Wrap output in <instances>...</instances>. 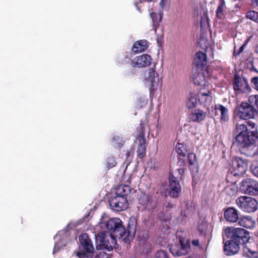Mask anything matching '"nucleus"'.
I'll use <instances>...</instances> for the list:
<instances>
[{
  "label": "nucleus",
  "instance_id": "nucleus-1",
  "mask_svg": "<svg viewBox=\"0 0 258 258\" xmlns=\"http://www.w3.org/2000/svg\"><path fill=\"white\" fill-rule=\"evenodd\" d=\"M232 143L239 152L247 157L258 156V132L250 131L245 124H237L233 132Z\"/></svg>",
  "mask_w": 258,
  "mask_h": 258
},
{
  "label": "nucleus",
  "instance_id": "nucleus-2",
  "mask_svg": "<svg viewBox=\"0 0 258 258\" xmlns=\"http://www.w3.org/2000/svg\"><path fill=\"white\" fill-rule=\"evenodd\" d=\"M106 229L116 237H118L125 243H129L133 239L136 232L137 219L134 216L130 218L127 228L122 225L119 218H112L107 221L105 224Z\"/></svg>",
  "mask_w": 258,
  "mask_h": 258
},
{
  "label": "nucleus",
  "instance_id": "nucleus-3",
  "mask_svg": "<svg viewBox=\"0 0 258 258\" xmlns=\"http://www.w3.org/2000/svg\"><path fill=\"white\" fill-rule=\"evenodd\" d=\"M224 231L228 239H231L239 245H244L246 244L250 238L249 233L243 228L228 227Z\"/></svg>",
  "mask_w": 258,
  "mask_h": 258
},
{
  "label": "nucleus",
  "instance_id": "nucleus-4",
  "mask_svg": "<svg viewBox=\"0 0 258 258\" xmlns=\"http://www.w3.org/2000/svg\"><path fill=\"white\" fill-rule=\"evenodd\" d=\"M97 249L112 250L116 245V236L106 232H100L95 236Z\"/></svg>",
  "mask_w": 258,
  "mask_h": 258
},
{
  "label": "nucleus",
  "instance_id": "nucleus-5",
  "mask_svg": "<svg viewBox=\"0 0 258 258\" xmlns=\"http://www.w3.org/2000/svg\"><path fill=\"white\" fill-rule=\"evenodd\" d=\"M145 124L141 120L139 125L137 127V135L135 142L138 143L137 157L141 159L146 155L147 143L145 138Z\"/></svg>",
  "mask_w": 258,
  "mask_h": 258
},
{
  "label": "nucleus",
  "instance_id": "nucleus-6",
  "mask_svg": "<svg viewBox=\"0 0 258 258\" xmlns=\"http://www.w3.org/2000/svg\"><path fill=\"white\" fill-rule=\"evenodd\" d=\"M79 239L81 246L77 255L79 258H92L94 248L88 235L83 233L79 236Z\"/></svg>",
  "mask_w": 258,
  "mask_h": 258
},
{
  "label": "nucleus",
  "instance_id": "nucleus-7",
  "mask_svg": "<svg viewBox=\"0 0 258 258\" xmlns=\"http://www.w3.org/2000/svg\"><path fill=\"white\" fill-rule=\"evenodd\" d=\"M236 204L240 209L247 213L255 212L258 207V202L255 199L245 196L237 198Z\"/></svg>",
  "mask_w": 258,
  "mask_h": 258
},
{
  "label": "nucleus",
  "instance_id": "nucleus-8",
  "mask_svg": "<svg viewBox=\"0 0 258 258\" xmlns=\"http://www.w3.org/2000/svg\"><path fill=\"white\" fill-rule=\"evenodd\" d=\"M233 89L235 92L243 93H247L251 91V88L247 78L243 75L240 76L237 73L234 74Z\"/></svg>",
  "mask_w": 258,
  "mask_h": 258
},
{
  "label": "nucleus",
  "instance_id": "nucleus-9",
  "mask_svg": "<svg viewBox=\"0 0 258 258\" xmlns=\"http://www.w3.org/2000/svg\"><path fill=\"white\" fill-rule=\"evenodd\" d=\"M240 190L242 193L251 196L258 195V182L255 180L246 178L240 184Z\"/></svg>",
  "mask_w": 258,
  "mask_h": 258
},
{
  "label": "nucleus",
  "instance_id": "nucleus-10",
  "mask_svg": "<svg viewBox=\"0 0 258 258\" xmlns=\"http://www.w3.org/2000/svg\"><path fill=\"white\" fill-rule=\"evenodd\" d=\"M180 247L178 245H172L169 250L172 254L174 256H180L186 255L190 249V242L187 240L185 242L183 237L179 238Z\"/></svg>",
  "mask_w": 258,
  "mask_h": 258
},
{
  "label": "nucleus",
  "instance_id": "nucleus-11",
  "mask_svg": "<svg viewBox=\"0 0 258 258\" xmlns=\"http://www.w3.org/2000/svg\"><path fill=\"white\" fill-rule=\"evenodd\" d=\"M109 203L112 209L117 212L126 210L128 206L126 198L123 197H111L109 199Z\"/></svg>",
  "mask_w": 258,
  "mask_h": 258
},
{
  "label": "nucleus",
  "instance_id": "nucleus-12",
  "mask_svg": "<svg viewBox=\"0 0 258 258\" xmlns=\"http://www.w3.org/2000/svg\"><path fill=\"white\" fill-rule=\"evenodd\" d=\"M246 162L240 157H235L232 162L231 173L235 176L243 175L247 170Z\"/></svg>",
  "mask_w": 258,
  "mask_h": 258
},
{
  "label": "nucleus",
  "instance_id": "nucleus-13",
  "mask_svg": "<svg viewBox=\"0 0 258 258\" xmlns=\"http://www.w3.org/2000/svg\"><path fill=\"white\" fill-rule=\"evenodd\" d=\"M198 93V100L200 104L210 103L212 100V94L210 90L209 84L199 87Z\"/></svg>",
  "mask_w": 258,
  "mask_h": 258
},
{
  "label": "nucleus",
  "instance_id": "nucleus-14",
  "mask_svg": "<svg viewBox=\"0 0 258 258\" xmlns=\"http://www.w3.org/2000/svg\"><path fill=\"white\" fill-rule=\"evenodd\" d=\"M237 115L240 119L244 120L253 118L255 116L249 104L244 102H242L238 107Z\"/></svg>",
  "mask_w": 258,
  "mask_h": 258
},
{
  "label": "nucleus",
  "instance_id": "nucleus-15",
  "mask_svg": "<svg viewBox=\"0 0 258 258\" xmlns=\"http://www.w3.org/2000/svg\"><path fill=\"white\" fill-rule=\"evenodd\" d=\"M151 56L148 54L137 56L131 61V65L133 68H145L149 67L152 61Z\"/></svg>",
  "mask_w": 258,
  "mask_h": 258
},
{
  "label": "nucleus",
  "instance_id": "nucleus-16",
  "mask_svg": "<svg viewBox=\"0 0 258 258\" xmlns=\"http://www.w3.org/2000/svg\"><path fill=\"white\" fill-rule=\"evenodd\" d=\"M169 195L170 197L177 198L181 191V185L176 177L171 174L169 176Z\"/></svg>",
  "mask_w": 258,
  "mask_h": 258
},
{
  "label": "nucleus",
  "instance_id": "nucleus-17",
  "mask_svg": "<svg viewBox=\"0 0 258 258\" xmlns=\"http://www.w3.org/2000/svg\"><path fill=\"white\" fill-rule=\"evenodd\" d=\"M206 74H208L207 68L205 69L197 70L194 73L192 76V81L194 83L199 87L205 86L208 84V82L206 80Z\"/></svg>",
  "mask_w": 258,
  "mask_h": 258
},
{
  "label": "nucleus",
  "instance_id": "nucleus-18",
  "mask_svg": "<svg viewBox=\"0 0 258 258\" xmlns=\"http://www.w3.org/2000/svg\"><path fill=\"white\" fill-rule=\"evenodd\" d=\"M240 246L237 242L231 239L224 241L223 251L226 255L230 256L236 254L240 249Z\"/></svg>",
  "mask_w": 258,
  "mask_h": 258
},
{
  "label": "nucleus",
  "instance_id": "nucleus-19",
  "mask_svg": "<svg viewBox=\"0 0 258 258\" xmlns=\"http://www.w3.org/2000/svg\"><path fill=\"white\" fill-rule=\"evenodd\" d=\"M148 77L146 78V81L150 82V94H154L157 88V83L156 80L158 81V74L156 72L154 68H151L148 70Z\"/></svg>",
  "mask_w": 258,
  "mask_h": 258
},
{
  "label": "nucleus",
  "instance_id": "nucleus-20",
  "mask_svg": "<svg viewBox=\"0 0 258 258\" xmlns=\"http://www.w3.org/2000/svg\"><path fill=\"white\" fill-rule=\"evenodd\" d=\"M138 202L140 205L148 211H152L156 208L155 205L152 202V196L150 195L142 193L139 197Z\"/></svg>",
  "mask_w": 258,
  "mask_h": 258
},
{
  "label": "nucleus",
  "instance_id": "nucleus-21",
  "mask_svg": "<svg viewBox=\"0 0 258 258\" xmlns=\"http://www.w3.org/2000/svg\"><path fill=\"white\" fill-rule=\"evenodd\" d=\"M195 63L197 70L205 69L207 64V57L206 53L198 51L195 55Z\"/></svg>",
  "mask_w": 258,
  "mask_h": 258
},
{
  "label": "nucleus",
  "instance_id": "nucleus-22",
  "mask_svg": "<svg viewBox=\"0 0 258 258\" xmlns=\"http://www.w3.org/2000/svg\"><path fill=\"white\" fill-rule=\"evenodd\" d=\"M225 220L230 223H235L239 219V212L233 207H228L224 211Z\"/></svg>",
  "mask_w": 258,
  "mask_h": 258
},
{
  "label": "nucleus",
  "instance_id": "nucleus-23",
  "mask_svg": "<svg viewBox=\"0 0 258 258\" xmlns=\"http://www.w3.org/2000/svg\"><path fill=\"white\" fill-rule=\"evenodd\" d=\"M148 46L149 43L147 40H140L134 43L132 50L135 54L138 53L146 50Z\"/></svg>",
  "mask_w": 258,
  "mask_h": 258
},
{
  "label": "nucleus",
  "instance_id": "nucleus-24",
  "mask_svg": "<svg viewBox=\"0 0 258 258\" xmlns=\"http://www.w3.org/2000/svg\"><path fill=\"white\" fill-rule=\"evenodd\" d=\"M238 224L245 228L251 229L255 226V222L250 216H243L239 219Z\"/></svg>",
  "mask_w": 258,
  "mask_h": 258
},
{
  "label": "nucleus",
  "instance_id": "nucleus-25",
  "mask_svg": "<svg viewBox=\"0 0 258 258\" xmlns=\"http://www.w3.org/2000/svg\"><path fill=\"white\" fill-rule=\"evenodd\" d=\"M207 113L203 110L198 109L192 112L190 115V119L194 122H200L204 120L206 117Z\"/></svg>",
  "mask_w": 258,
  "mask_h": 258
},
{
  "label": "nucleus",
  "instance_id": "nucleus-26",
  "mask_svg": "<svg viewBox=\"0 0 258 258\" xmlns=\"http://www.w3.org/2000/svg\"><path fill=\"white\" fill-rule=\"evenodd\" d=\"M187 160L190 172H198L199 167L196 155L193 153H189L187 156Z\"/></svg>",
  "mask_w": 258,
  "mask_h": 258
},
{
  "label": "nucleus",
  "instance_id": "nucleus-27",
  "mask_svg": "<svg viewBox=\"0 0 258 258\" xmlns=\"http://www.w3.org/2000/svg\"><path fill=\"white\" fill-rule=\"evenodd\" d=\"M215 109L216 112L219 111L220 112V120L221 122L227 121L229 119L228 110L222 104L215 105Z\"/></svg>",
  "mask_w": 258,
  "mask_h": 258
},
{
  "label": "nucleus",
  "instance_id": "nucleus-28",
  "mask_svg": "<svg viewBox=\"0 0 258 258\" xmlns=\"http://www.w3.org/2000/svg\"><path fill=\"white\" fill-rule=\"evenodd\" d=\"M131 192L130 187L126 184L120 185L116 188L115 196L116 197H126Z\"/></svg>",
  "mask_w": 258,
  "mask_h": 258
},
{
  "label": "nucleus",
  "instance_id": "nucleus-29",
  "mask_svg": "<svg viewBox=\"0 0 258 258\" xmlns=\"http://www.w3.org/2000/svg\"><path fill=\"white\" fill-rule=\"evenodd\" d=\"M242 251L243 255L248 258H258V252L250 249V245L247 243L243 245Z\"/></svg>",
  "mask_w": 258,
  "mask_h": 258
},
{
  "label": "nucleus",
  "instance_id": "nucleus-30",
  "mask_svg": "<svg viewBox=\"0 0 258 258\" xmlns=\"http://www.w3.org/2000/svg\"><path fill=\"white\" fill-rule=\"evenodd\" d=\"M163 15V14L162 11H160L159 13V17L158 18V16L156 13L154 12H151L150 13V16L152 20L153 29L155 33H156L159 24L162 20Z\"/></svg>",
  "mask_w": 258,
  "mask_h": 258
},
{
  "label": "nucleus",
  "instance_id": "nucleus-31",
  "mask_svg": "<svg viewBox=\"0 0 258 258\" xmlns=\"http://www.w3.org/2000/svg\"><path fill=\"white\" fill-rule=\"evenodd\" d=\"M248 103L254 111L255 115L258 114V95H251L248 98Z\"/></svg>",
  "mask_w": 258,
  "mask_h": 258
},
{
  "label": "nucleus",
  "instance_id": "nucleus-32",
  "mask_svg": "<svg viewBox=\"0 0 258 258\" xmlns=\"http://www.w3.org/2000/svg\"><path fill=\"white\" fill-rule=\"evenodd\" d=\"M198 97L196 93H190L187 101L186 102L187 107L189 109H192L196 107L197 104Z\"/></svg>",
  "mask_w": 258,
  "mask_h": 258
},
{
  "label": "nucleus",
  "instance_id": "nucleus-33",
  "mask_svg": "<svg viewBox=\"0 0 258 258\" xmlns=\"http://www.w3.org/2000/svg\"><path fill=\"white\" fill-rule=\"evenodd\" d=\"M175 150L179 155L183 157L186 156L187 151L183 144L178 143L176 146Z\"/></svg>",
  "mask_w": 258,
  "mask_h": 258
},
{
  "label": "nucleus",
  "instance_id": "nucleus-34",
  "mask_svg": "<svg viewBox=\"0 0 258 258\" xmlns=\"http://www.w3.org/2000/svg\"><path fill=\"white\" fill-rule=\"evenodd\" d=\"M246 17L248 19L258 23V12L255 11L250 10L247 12L246 14Z\"/></svg>",
  "mask_w": 258,
  "mask_h": 258
},
{
  "label": "nucleus",
  "instance_id": "nucleus-35",
  "mask_svg": "<svg viewBox=\"0 0 258 258\" xmlns=\"http://www.w3.org/2000/svg\"><path fill=\"white\" fill-rule=\"evenodd\" d=\"M224 5V0H221L216 11V16L217 18L221 19L223 16V8Z\"/></svg>",
  "mask_w": 258,
  "mask_h": 258
},
{
  "label": "nucleus",
  "instance_id": "nucleus-36",
  "mask_svg": "<svg viewBox=\"0 0 258 258\" xmlns=\"http://www.w3.org/2000/svg\"><path fill=\"white\" fill-rule=\"evenodd\" d=\"M208 229V225L206 222H201L198 226V230L200 233L205 236Z\"/></svg>",
  "mask_w": 258,
  "mask_h": 258
},
{
  "label": "nucleus",
  "instance_id": "nucleus-37",
  "mask_svg": "<svg viewBox=\"0 0 258 258\" xmlns=\"http://www.w3.org/2000/svg\"><path fill=\"white\" fill-rule=\"evenodd\" d=\"M250 170L252 173L258 177V160H253L250 165Z\"/></svg>",
  "mask_w": 258,
  "mask_h": 258
},
{
  "label": "nucleus",
  "instance_id": "nucleus-38",
  "mask_svg": "<svg viewBox=\"0 0 258 258\" xmlns=\"http://www.w3.org/2000/svg\"><path fill=\"white\" fill-rule=\"evenodd\" d=\"M116 165V162L114 157H109L106 161V166L108 168H112Z\"/></svg>",
  "mask_w": 258,
  "mask_h": 258
},
{
  "label": "nucleus",
  "instance_id": "nucleus-39",
  "mask_svg": "<svg viewBox=\"0 0 258 258\" xmlns=\"http://www.w3.org/2000/svg\"><path fill=\"white\" fill-rule=\"evenodd\" d=\"M225 190L229 196H232L237 193V189L235 186L232 185L227 186Z\"/></svg>",
  "mask_w": 258,
  "mask_h": 258
},
{
  "label": "nucleus",
  "instance_id": "nucleus-40",
  "mask_svg": "<svg viewBox=\"0 0 258 258\" xmlns=\"http://www.w3.org/2000/svg\"><path fill=\"white\" fill-rule=\"evenodd\" d=\"M248 40L246 41L244 44L239 48V49L237 51L236 48H235L233 51V55L236 56L239 55L243 51L244 47L246 46L248 43Z\"/></svg>",
  "mask_w": 258,
  "mask_h": 258
},
{
  "label": "nucleus",
  "instance_id": "nucleus-41",
  "mask_svg": "<svg viewBox=\"0 0 258 258\" xmlns=\"http://www.w3.org/2000/svg\"><path fill=\"white\" fill-rule=\"evenodd\" d=\"M250 82L253 88L258 91V76L252 78Z\"/></svg>",
  "mask_w": 258,
  "mask_h": 258
},
{
  "label": "nucleus",
  "instance_id": "nucleus-42",
  "mask_svg": "<svg viewBox=\"0 0 258 258\" xmlns=\"http://www.w3.org/2000/svg\"><path fill=\"white\" fill-rule=\"evenodd\" d=\"M155 258H169L166 252L163 250L158 251L155 256Z\"/></svg>",
  "mask_w": 258,
  "mask_h": 258
},
{
  "label": "nucleus",
  "instance_id": "nucleus-43",
  "mask_svg": "<svg viewBox=\"0 0 258 258\" xmlns=\"http://www.w3.org/2000/svg\"><path fill=\"white\" fill-rule=\"evenodd\" d=\"M133 155H134V150H131L130 151H128L126 154V161H127L128 163L131 162V161L132 160V159L133 158Z\"/></svg>",
  "mask_w": 258,
  "mask_h": 258
},
{
  "label": "nucleus",
  "instance_id": "nucleus-44",
  "mask_svg": "<svg viewBox=\"0 0 258 258\" xmlns=\"http://www.w3.org/2000/svg\"><path fill=\"white\" fill-rule=\"evenodd\" d=\"M159 218L161 221L166 222L170 220L171 216L170 215L165 216V215L164 213H162L161 215H159Z\"/></svg>",
  "mask_w": 258,
  "mask_h": 258
},
{
  "label": "nucleus",
  "instance_id": "nucleus-45",
  "mask_svg": "<svg viewBox=\"0 0 258 258\" xmlns=\"http://www.w3.org/2000/svg\"><path fill=\"white\" fill-rule=\"evenodd\" d=\"M95 258H107V256L105 252H99L96 254Z\"/></svg>",
  "mask_w": 258,
  "mask_h": 258
},
{
  "label": "nucleus",
  "instance_id": "nucleus-46",
  "mask_svg": "<svg viewBox=\"0 0 258 258\" xmlns=\"http://www.w3.org/2000/svg\"><path fill=\"white\" fill-rule=\"evenodd\" d=\"M178 164L181 166H186L185 162L184 160L183 159H181V158H178Z\"/></svg>",
  "mask_w": 258,
  "mask_h": 258
},
{
  "label": "nucleus",
  "instance_id": "nucleus-47",
  "mask_svg": "<svg viewBox=\"0 0 258 258\" xmlns=\"http://www.w3.org/2000/svg\"><path fill=\"white\" fill-rule=\"evenodd\" d=\"M185 170V166L181 167L177 169L178 173L181 176H183Z\"/></svg>",
  "mask_w": 258,
  "mask_h": 258
},
{
  "label": "nucleus",
  "instance_id": "nucleus-48",
  "mask_svg": "<svg viewBox=\"0 0 258 258\" xmlns=\"http://www.w3.org/2000/svg\"><path fill=\"white\" fill-rule=\"evenodd\" d=\"M191 243L195 246H197V247H199L200 246V242L198 239L192 240L191 241Z\"/></svg>",
  "mask_w": 258,
  "mask_h": 258
},
{
  "label": "nucleus",
  "instance_id": "nucleus-49",
  "mask_svg": "<svg viewBox=\"0 0 258 258\" xmlns=\"http://www.w3.org/2000/svg\"><path fill=\"white\" fill-rule=\"evenodd\" d=\"M250 3L251 6L253 7H258V0H251Z\"/></svg>",
  "mask_w": 258,
  "mask_h": 258
},
{
  "label": "nucleus",
  "instance_id": "nucleus-50",
  "mask_svg": "<svg viewBox=\"0 0 258 258\" xmlns=\"http://www.w3.org/2000/svg\"><path fill=\"white\" fill-rule=\"evenodd\" d=\"M159 5H160V6L161 8L163 10L164 9V7H165V0H160Z\"/></svg>",
  "mask_w": 258,
  "mask_h": 258
},
{
  "label": "nucleus",
  "instance_id": "nucleus-51",
  "mask_svg": "<svg viewBox=\"0 0 258 258\" xmlns=\"http://www.w3.org/2000/svg\"><path fill=\"white\" fill-rule=\"evenodd\" d=\"M162 37L158 36L157 38V41L158 43H160L161 42Z\"/></svg>",
  "mask_w": 258,
  "mask_h": 258
},
{
  "label": "nucleus",
  "instance_id": "nucleus-52",
  "mask_svg": "<svg viewBox=\"0 0 258 258\" xmlns=\"http://www.w3.org/2000/svg\"><path fill=\"white\" fill-rule=\"evenodd\" d=\"M251 71H255V72H256L258 73V71L256 70V69H255V68H254V67H253V66H252V68L251 69Z\"/></svg>",
  "mask_w": 258,
  "mask_h": 258
},
{
  "label": "nucleus",
  "instance_id": "nucleus-53",
  "mask_svg": "<svg viewBox=\"0 0 258 258\" xmlns=\"http://www.w3.org/2000/svg\"><path fill=\"white\" fill-rule=\"evenodd\" d=\"M172 206L171 205V204H170L169 203H168L167 204V206H166V208H172Z\"/></svg>",
  "mask_w": 258,
  "mask_h": 258
},
{
  "label": "nucleus",
  "instance_id": "nucleus-54",
  "mask_svg": "<svg viewBox=\"0 0 258 258\" xmlns=\"http://www.w3.org/2000/svg\"><path fill=\"white\" fill-rule=\"evenodd\" d=\"M58 251L57 249H56V245L54 246V249H53V253L56 252Z\"/></svg>",
  "mask_w": 258,
  "mask_h": 258
},
{
  "label": "nucleus",
  "instance_id": "nucleus-55",
  "mask_svg": "<svg viewBox=\"0 0 258 258\" xmlns=\"http://www.w3.org/2000/svg\"><path fill=\"white\" fill-rule=\"evenodd\" d=\"M250 125L252 127H254L255 126V124L254 123H251Z\"/></svg>",
  "mask_w": 258,
  "mask_h": 258
},
{
  "label": "nucleus",
  "instance_id": "nucleus-56",
  "mask_svg": "<svg viewBox=\"0 0 258 258\" xmlns=\"http://www.w3.org/2000/svg\"><path fill=\"white\" fill-rule=\"evenodd\" d=\"M201 42V38L200 39V40L199 41V44H200Z\"/></svg>",
  "mask_w": 258,
  "mask_h": 258
},
{
  "label": "nucleus",
  "instance_id": "nucleus-57",
  "mask_svg": "<svg viewBox=\"0 0 258 258\" xmlns=\"http://www.w3.org/2000/svg\"><path fill=\"white\" fill-rule=\"evenodd\" d=\"M147 2H152V0H147Z\"/></svg>",
  "mask_w": 258,
  "mask_h": 258
},
{
  "label": "nucleus",
  "instance_id": "nucleus-58",
  "mask_svg": "<svg viewBox=\"0 0 258 258\" xmlns=\"http://www.w3.org/2000/svg\"><path fill=\"white\" fill-rule=\"evenodd\" d=\"M256 51L258 53V46L257 47V48L256 49Z\"/></svg>",
  "mask_w": 258,
  "mask_h": 258
}]
</instances>
